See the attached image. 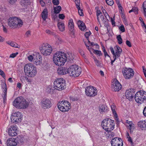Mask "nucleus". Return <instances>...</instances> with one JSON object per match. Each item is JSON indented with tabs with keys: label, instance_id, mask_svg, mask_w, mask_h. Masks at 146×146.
<instances>
[{
	"label": "nucleus",
	"instance_id": "nucleus-22",
	"mask_svg": "<svg viewBox=\"0 0 146 146\" xmlns=\"http://www.w3.org/2000/svg\"><path fill=\"white\" fill-rule=\"evenodd\" d=\"M6 144L7 146H16L17 145L15 139L11 138L7 140Z\"/></svg>",
	"mask_w": 146,
	"mask_h": 146
},
{
	"label": "nucleus",
	"instance_id": "nucleus-24",
	"mask_svg": "<svg viewBox=\"0 0 146 146\" xmlns=\"http://www.w3.org/2000/svg\"><path fill=\"white\" fill-rule=\"evenodd\" d=\"M97 19L100 25H101V23L106 24L107 21L106 19L104 18L102 15L97 16Z\"/></svg>",
	"mask_w": 146,
	"mask_h": 146
},
{
	"label": "nucleus",
	"instance_id": "nucleus-40",
	"mask_svg": "<svg viewBox=\"0 0 146 146\" xmlns=\"http://www.w3.org/2000/svg\"><path fill=\"white\" fill-rule=\"evenodd\" d=\"M1 87L3 89V92H7V88L5 83H2L1 84Z\"/></svg>",
	"mask_w": 146,
	"mask_h": 146
},
{
	"label": "nucleus",
	"instance_id": "nucleus-34",
	"mask_svg": "<svg viewBox=\"0 0 146 146\" xmlns=\"http://www.w3.org/2000/svg\"><path fill=\"white\" fill-rule=\"evenodd\" d=\"M141 8L143 9V12L144 14V16L146 17V1H145L143 3Z\"/></svg>",
	"mask_w": 146,
	"mask_h": 146
},
{
	"label": "nucleus",
	"instance_id": "nucleus-36",
	"mask_svg": "<svg viewBox=\"0 0 146 146\" xmlns=\"http://www.w3.org/2000/svg\"><path fill=\"white\" fill-rule=\"evenodd\" d=\"M111 107L113 114H115L116 115L117 113L115 111L116 108L115 105L114 104L111 105Z\"/></svg>",
	"mask_w": 146,
	"mask_h": 146
},
{
	"label": "nucleus",
	"instance_id": "nucleus-60",
	"mask_svg": "<svg viewBox=\"0 0 146 146\" xmlns=\"http://www.w3.org/2000/svg\"><path fill=\"white\" fill-rule=\"evenodd\" d=\"M59 17L60 19H63L65 18V16L63 14H59Z\"/></svg>",
	"mask_w": 146,
	"mask_h": 146
},
{
	"label": "nucleus",
	"instance_id": "nucleus-44",
	"mask_svg": "<svg viewBox=\"0 0 146 146\" xmlns=\"http://www.w3.org/2000/svg\"><path fill=\"white\" fill-rule=\"evenodd\" d=\"M106 1L108 5L110 6L114 4L113 0H106Z\"/></svg>",
	"mask_w": 146,
	"mask_h": 146
},
{
	"label": "nucleus",
	"instance_id": "nucleus-12",
	"mask_svg": "<svg viewBox=\"0 0 146 146\" xmlns=\"http://www.w3.org/2000/svg\"><path fill=\"white\" fill-rule=\"evenodd\" d=\"M22 117V115L21 113L18 111L12 114L11 119L14 123H16L21 121Z\"/></svg>",
	"mask_w": 146,
	"mask_h": 146
},
{
	"label": "nucleus",
	"instance_id": "nucleus-14",
	"mask_svg": "<svg viewBox=\"0 0 146 146\" xmlns=\"http://www.w3.org/2000/svg\"><path fill=\"white\" fill-rule=\"evenodd\" d=\"M111 146H123V141L121 138L115 137L112 139L111 141Z\"/></svg>",
	"mask_w": 146,
	"mask_h": 146
},
{
	"label": "nucleus",
	"instance_id": "nucleus-2",
	"mask_svg": "<svg viewBox=\"0 0 146 146\" xmlns=\"http://www.w3.org/2000/svg\"><path fill=\"white\" fill-rule=\"evenodd\" d=\"M24 71L26 75L29 77H34L37 73L36 67L32 64L30 63L25 65Z\"/></svg>",
	"mask_w": 146,
	"mask_h": 146
},
{
	"label": "nucleus",
	"instance_id": "nucleus-15",
	"mask_svg": "<svg viewBox=\"0 0 146 146\" xmlns=\"http://www.w3.org/2000/svg\"><path fill=\"white\" fill-rule=\"evenodd\" d=\"M17 127L16 125L11 126L8 129V134L10 136H16L17 135Z\"/></svg>",
	"mask_w": 146,
	"mask_h": 146
},
{
	"label": "nucleus",
	"instance_id": "nucleus-37",
	"mask_svg": "<svg viewBox=\"0 0 146 146\" xmlns=\"http://www.w3.org/2000/svg\"><path fill=\"white\" fill-rule=\"evenodd\" d=\"M80 5H78V6H76V7L78 9V12L79 15L81 16H83L84 15L83 11V10L80 9Z\"/></svg>",
	"mask_w": 146,
	"mask_h": 146
},
{
	"label": "nucleus",
	"instance_id": "nucleus-62",
	"mask_svg": "<svg viewBox=\"0 0 146 146\" xmlns=\"http://www.w3.org/2000/svg\"><path fill=\"white\" fill-rule=\"evenodd\" d=\"M126 44L129 47H131V42L128 40L126 41Z\"/></svg>",
	"mask_w": 146,
	"mask_h": 146
},
{
	"label": "nucleus",
	"instance_id": "nucleus-55",
	"mask_svg": "<svg viewBox=\"0 0 146 146\" xmlns=\"http://www.w3.org/2000/svg\"><path fill=\"white\" fill-rule=\"evenodd\" d=\"M119 10V12L120 13H123L122 7L121 4L117 5Z\"/></svg>",
	"mask_w": 146,
	"mask_h": 146
},
{
	"label": "nucleus",
	"instance_id": "nucleus-4",
	"mask_svg": "<svg viewBox=\"0 0 146 146\" xmlns=\"http://www.w3.org/2000/svg\"><path fill=\"white\" fill-rule=\"evenodd\" d=\"M8 25L12 28H20L23 25L22 21L16 17H11L8 20Z\"/></svg>",
	"mask_w": 146,
	"mask_h": 146
},
{
	"label": "nucleus",
	"instance_id": "nucleus-11",
	"mask_svg": "<svg viewBox=\"0 0 146 146\" xmlns=\"http://www.w3.org/2000/svg\"><path fill=\"white\" fill-rule=\"evenodd\" d=\"M85 92L86 95L90 97H94L97 93L96 89L91 86L87 87L85 89Z\"/></svg>",
	"mask_w": 146,
	"mask_h": 146
},
{
	"label": "nucleus",
	"instance_id": "nucleus-31",
	"mask_svg": "<svg viewBox=\"0 0 146 146\" xmlns=\"http://www.w3.org/2000/svg\"><path fill=\"white\" fill-rule=\"evenodd\" d=\"M107 107H105L104 105H102L100 107L99 111L101 113H103L107 111Z\"/></svg>",
	"mask_w": 146,
	"mask_h": 146
},
{
	"label": "nucleus",
	"instance_id": "nucleus-29",
	"mask_svg": "<svg viewBox=\"0 0 146 146\" xmlns=\"http://www.w3.org/2000/svg\"><path fill=\"white\" fill-rule=\"evenodd\" d=\"M48 12L46 9H45L42 13V17L44 21L48 17Z\"/></svg>",
	"mask_w": 146,
	"mask_h": 146
},
{
	"label": "nucleus",
	"instance_id": "nucleus-30",
	"mask_svg": "<svg viewBox=\"0 0 146 146\" xmlns=\"http://www.w3.org/2000/svg\"><path fill=\"white\" fill-rule=\"evenodd\" d=\"M57 25L60 31H63L64 30L65 26L64 23L59 22L58 23Z\"/></svg>",
	"mask_w": 146,
	"mask_h": 146
},
{
	"label": "nucleus",
	"instance_id": "nucleus-46",
	"mask_svg": "<svg viewBox=\"0 0 146 146\" xmlns=\"http://www.w3.org/2000/svg\"><path fill=\"white\" fill-rule=\"evenodd\" d=\"M10 46L13 47L17 48H19L20 46L19 45L14 42H12Z\"/></svg>",
	"mask_w": 146,
	"mask_h": 146
},
{
	"label": "nucleus",
	"instance_id": "nucleus-59",
	"mask_svg": "<svg viewBox=\"0 0 146 146\" xmlns=\"http://www.w3.org/2000/svg\"><path fill=\"white\" fill-rule=\"evenodd\" d=\"M96 14L97 17L102 15L100 10H97L96 12Z\"/></svg>",
	"mask_w": 146,
	"mask_h": 146
},
{
	"label": "nucleus",
	"instance_id": "nucleus-27",
	"mask_svg": "<svg viewBox=\"0 0 146 146\" xmlns=\"http://www.w3.org/2000/svg\"><path fill=\"white\" fill-rule=\"evenodd\" d=\"M54 87H53L51 85H49L47 87L46 89V92L48 93L52 94L54 92L55 90Z\"/></svg>",
	"mask_w": 146,
	"mask_h": 146
},
{
	"label": "nucleus",
	"instance_id": "nucleus-9",
	"mask_svg": "<svg viewBox=\"0 0 146 146\" xmlns=\"http://www.w3.org/2000/svg\"><path fill=\"white\" fill-rule=\"evenodd\" d=\"M70 103L66 100L59 102L58 104L59 109L62 112L68 111L70 108Z\"/></svg>",
	"mask_w": 146,
	"mask_h": 146
},
{
	"label": "nucleus",
	"instance_id": "nucleus-52",
	"mask_svg": "<svg viewBox=\"0 0 146 146\" xmlns=\"http://www.w3.org/2000/svg\"><path fill=\"white\" fill-rule=\"evenodd\" d=\"M4 93L2 95V97L3 100V101L4 102L6 100L7 96V92H3Z\"/></svg>",
	"mask_w": 146,
	"mask_h": 146
},
{
	"label": "nucleus",
	"instance_id": "nucleus-23",
	"mask_svg": "<svg viewBox=\"0 0 146 146\" xmlns=\"http://www.w3.org/2000/svg\"><path fill=\"white\" fill-rule=\"evenodd\" d=\"M36 55L37 56V57L35 58L33 62L34 64L36 65H38L40 64L41 63L42 59L41 56L38 53L36 52Z\"/></svg>",
	"mask_w": 146,
	"mask_h": 146
},
{
	"label": "nucleus",
	"instance_id": "nucleus-51",
	"mask_svg": "<svg viewBox=\"0 0 146 146\" xmlns=\"http://www.w3.org/2000/svg\"><path fill=\"white\" fill-rule=\"evenodd\" d=\"M38 1L42 7H44L45 6V3L43 0H38Z\"/></svg>",
	"mask_w": 146,
	"mask_h": 146
},
{
	"label": "nucleus",
	"instance_id": "nucleus-41",
	"mask_svg": "<svg viewBox=\"0 0 146 146\" xmlns=\"http://www.w3.org/2000/svg\"><path fill=\"white\" fill-rule=\"evenodd\" d=\"M88 42L89 43V44H90L91 46H92L93 47L94 46H96L95 48L98 49L99 48V46L98 45L97 43L94 44L93 42H91L89 40H88Z\"/></svg>",
	"mask_w": 146,
	"mask_h": 146
},
{
	"label": "nucleus",
	"instance_id": "nucleus-57",
	"mask_svg": "<svg viewBox=\"0 0 146 146\" xmlns=\"http://www.w3.org/2000/svg\"><path fill=\"white\" fill-rule=\"evenodd\" d=\"M91 34V33L90 31L89 32H86L85 34V36L86 38H88L89 36Z\"/></svg>",
	"mask_w": 146,
	"mask_h": 146
},
{
	"label": "nucleus",
	"instance_id": "nucleus-17",
	"mask_svg": "<svg viewBox=\"0 0 146 146\" xmlns=\"http://www.w3.org/2000/svg\"><path fill=\"white\" fill-rule=\"evenodd\" d=\"M68 26L70 35H74V24L72 19H70L69 20L68 24Z\"/></svg>",
	"mask_w": 146,
	"mask_h": 146
},
{
	"label": "nucleus",
	"instance_id": "nucleus-20",
	"mask_svg": "<svg viewBox=\"0 0 146 146\" xmlns=\"http://www.w3.org/2000/svg\"><path fill=\"white\" fill-rule=\"evenodd\" d=\"M57 72L59 75H64L68 74V68L65 67H61L58 68L57 69Z\"/></svg>",
	"mask_w": 146,
	"mask_h": 146
},
{
	"label": "nucleus",
	"instance_id": "nucleus-33",
	"mask_svg": "<svg viewBox=\"0 0 146 146\" xmlns=\"http://www.w3.org/2000/svg\"><path fill=\"white\" fill-rule=\"evenodd\" d=\"M111 131H107V133L106 134V136L108 138H111L114 137L115 135V133Z\"/></svg>",
	"mask_w": 146,
	"mask_h": 146
},
{
	"label": "nucleus",
	"instance_id": "nucleus-25",
	"mask_svg": "<svg viewBox=\"0 0 146 146\" xmlns=\"http://www.w3.org/2000/svg\"><path fill=\"white\" fill-rule=\"evenodd\" d=\"M29 105V103L25 99H24L18 109H25L27 108Z\"/></svg>",
	"mask_w": 146,
	"mask_h": 146
},
{
	"label": "nucleus",
	"instance_id": "nucleus-39",
	"mask_svg": "<svg viewBox=\"0 0 146 146\" xmlns=\"http://www.w3.org/2000/svg\"><path fill=\"white\" fill-rule=\"evenodd\" d=\"M94 59L96 65L98 67L101 66V63L96 58H94Z\"/></svg>",
	"mask_w": 146,
	"mask_h": 146
},
{
	"label": "nucleus",
	"instance_id": "nucleus-48",
	"mask_svg": "<svg viewBox=\"0 0 146 146\" xmlns=\"http://www.w3.org/2000/svg\"><path fill=\"white\" fill-rule=\"evenodd\" d=\"M45 31L46 33L48 35H54V33L53 32L49 29L46 30Z\"/></svg>",
	"mask_w": 146,
	"mask_h": 146
},
{
	"label": "nucleus",
	"instance_id": "nucleus-47",
	"mask_svg": "<svg viewBox=\"0 0 146 146\" xmlns=\"http://www.w3.org/2000/svg\"><path fill=\"white\" fill-rule=\"evenodd\" d=\"M93 52L95 54L98 55L99 56H100L102 55L101 52L100 51L93 50Z\"/></svg>",
	"mask_w": 146,
	"mask_h": 146
},
{
	"label": "nucleus",
	"instance_id": "nucleus-53",
	"mask_svg": "<svg viewBox=\"0 0 146 146\" xmlns=\"http://www.w3.org/2000/svg\"><path fill=\"white\" fill-rule=\"evenodd\" d=\"M31 35V32L30 31H27L25 35V36L26 37H28Z\"/></svg>",
	"mask_w": 146,
	"mask_h": 146
},
{
	"label": "nucleus",
	"instance_id": "nucleus-63",
	"mask_svg": "<svg viewBox=\"0 0 146 146\" xmlns=\"http://www.w3.org/2000/svg\"><path fill=\"white\" fill-rule=\"evenodd\" d=\"M75 3L76 4V6H78V5H79L80 4V0H75Z\"/></svg>",
	"mask_w": 146,
	"mask_h": 146
},
{
	"label": "nucleus",
	"instance_id": "nucleus-16",
	"mask_svg": "<svg viewBox=\"0 0 146 146\" xmlns=\"http://www.w3.org/2000/svg\"><path fill=\"white\" fill-rule=\"evenodd\" d=\"M134 92L133 89H130L126 90L125 96L126 98L129 100H132L134 98Z\"/></svg>",
	"mask_w": 146,
	"mask_h": 146
},
{
	"label": "nucleus",
	"instance_id": "nucleus-28",
	"mask_svg": "<svg viewBox=\"0 0 146 146\" xmlns=\"http://www.w3.org/2000/svg\"><path fill=\"white\" fill-rule=\"evenodd\" d=\"M78 27L81 31H83L86 28V25L83 21L80 20L79 21H78Z\"/></svg>",
	"mask_w": 146,
	"mask_h": 146
},
{
	"label": "nucleus",
	"instance_id": "nucleus-26",
	"mask_svg": "<svg viewBox=\"0 0 146 146\" xmlns=\"http://www.w3.org/2000/svg\"><path fill=\"white\" fill-rule=\"evenodd\" d=\"M137 124L142 129H146V122L145 121H140Z\"/></svg>",
	"mask_w": 146,
	"mask_h": 146
},
{
	"label": "nucleus",
	"instance_id": "nucleus-3",
	"mask_svg": "<svg viewBox=\"0 0 146 146\" xmlns=\"http://www.w3.org/2000/svg\"><path fill=\"white\" fill-rule=\"evenodd\" d=\"M102 125L103 129L106 131H112L114 129V121L110 118H106L103 120Z\"/></svg>",
	"mask_w": 146,
	"mask_h": 146
},
{
	"label": "nucleus",
	"instance_id": "nucleus-38",
	"mask_svg": "<svg viewBox=\"0 0 146 146\" xmlns=\"http://www.w3.org/2000/svg\"><path fill=\"white\" fill-rule=\"evenodd\" d=\"M138 9L136 7H134L132 8V9L129 11V13H130L131 12H133L135 13V14H137L138 13Z\"/></svg>",
	"mask_w": 146,
	"mask_h": 146
},
{
	"label": "nucleus",
	"instance_id": "nucleus-7",
	"mask_svg": "<svg viewBox=\"0 0 146 146\" xmlns=\"http://www.w3.org/2000/svg\"><path fill=\"white\" fill-rule=\"evenodd\" d=\"M135 99L138 103L142 104L146 102V92L143 91L137 92L135 95Z\"/></svg>",
	"mask_w": 146,
	"mask_h": 146
},
{
	"label": "nucleus",
	"instance_id": "nucleus-58",
	"mask_svg": "<svg viewBox=\"0 0 146 146\" xmlns=\"http://www.w3.org/2000/svg\"><path fill=\"white\" fill-rule=\"evenodd\" d=\"M116 49L115 50L116 51H117L120 52L121 53L122 50L120 47H119L118 46H116Z\"/></svg>",
	"mask_w": 146,
	"mask_h": 146
},
{
	"label": "nucleus",
	"instance_id": "nucleus-10",
	"mask_svg": "<svg viewBox=\"0 0 146 146\" xmlns=\"http://www.w3.org/2000/svg\"><path fill=\"white\" fill-rule=\"evenodd\" d=\"M122 72L124 77L126 79L132 78L134 75L133 69L130 68H123L122 70Z\"/></svg>",
	"mask_w": 146,
	"mask_h": 146
},
{
	"label": "nucleus",
	"instance_id": "nucleus-56",
	"mask_svg": "<svg viewBox=\"0 0 146 146\" xmlns=\"http://www.w3.org/2000/svg\"><path fill=\"white\" fill-rule=\"evenodd\" d=\"M9 3L13 5L17 1V0H7Z\"/></svg>",
	"mask_w": 146,
	"mask_h": 146
},
{
	"label": "nucleus",
	"instance_id": "nucleus-50",
	"mask_svg": "<svg viewBox=\"0 0 146 146\" xmlns=\"http://www.w3.org/2000/svg\"><path fill=\"white\" fill-rule=\"evenodd\" d=\"M52 3L56 5H58L59 3V1L58 0H52Z\"/></svg>",
	"mask_w": 146,
	"mask_h": 146
},
{
	"label": "nucleus",
	"instance_id": "nucleus-45",
	"mask_svg": "<svg viewBox=\"0 0 146 146\" xmlns=\"http://www.w3.org/2000/svg\"><path fill=\"white\" fill-rule=\"evenodd\" d=\"M127 126L131 130V129H134L135 128V125L132 123V124H130L129 125H127Z\"/></svg>",
	"mask_w": 146,
	"mask_h": 146
},
{
	"label": "nucleus",
	"instance_id": "nucleus-13",
	"mask_svg": "<svg viewBox=\"0 0 146 146\" xmlns=\"http://www.w3.org/2000/svg\"><path fill=\"white\" fill-rule=\"evenodd\" d=\"M40 103L42 107L45 109L50 108L52 106L50 100L48 98L42 99Z\"/></svg>",
	"mask_w": 146,
	"mask_h": 146
},
{
	"label": "nucleus",
	"instance_id": "nucleus-8",
	"mask_svg": "<svg viewBox=\"0 0 146 146\" xmlns=\"http://www.w3.org/2000/svg\"><path fill=\"white\" fill-rule=\"evenodd\" d=\"M41 53L45 56L50 55L52 51V48L51 46L46 43L43 44L40 48Z\"/></svg>",
	"mask_w": 146,
	"mask_h": 146
},
{
	"label": "nucleus",
	"instance_id": "nucleus-18",
	"mask_svg": "<svg viewBox=\"0 0 146 146\" xmlns=\"http://www.w3.org/2000/svg\"><path fill=\"white\" fill-rule=\"evenodd\" d=\"M24 99L21 96L17 98L13 102V105L15 108H18Z\"/></svg>",
	"mask_w": 146,
	"mask_h": 146
},
{
	"label": "nucleus",
	"instance_id": "nucleus-43",
	"mask_svg": "<svg viewBox=\"0 0 146 146\" xmlns=\"http://www.w3.org/2000/svg\"><path fill=\"white\" fill-rule=\"evenodd\" d=\"M121 53V52L116 51L115 53V54L113 55V58H119L120 57Z\"/></svg>",
	"mask_w": 146,
	"mask_h": 146
},
{
	"label": "nucleus",
	"instance_id": "nucleus-1",
	"mask_svg": "<svg viewBox=\"0 0 146 146\" xmlns=\"http://www.w3.org/2000/svg\"><path fill=\"white\" fill-rule=\"evenodd\" d=\"M65 53L63 52H57L55 53L53 57V61L56 65L61 66L64 65L67 57Z\"/></svg>",
	"mask_w": 146,
	"mask_h": 146
},
{
	"label": "nucleus",
	"instance_id": "nucleus-49",
	"mask_svg": "<svg viewBox=\"0 0 146 146\" xmlns=\"http://www.w3.org/2000/svg\"><path fill=\"white\" fill-rule=\"evenodd\" d=\"M119 29L122 32H124L125 31V28L123 25H121L119 27Z\"/></svg>",
	"mask_w": 146,
	"mask_h": 146
},
{
	"label": "nucleus",
	"instance_id": "nucleus-61",
	"mask_svg": "<svg viewBox=\"0 0 146 146\" xmlns=\"http://www.w3.org/2000/svg\"><path fill=\"white\" fill-rule=\"evenodd\" d=\"M0 75H1L3 77H5V76L4 72L3 71L0 69Z\"/></svg>",
	"mask_w": 146,
	"mask_h": 146
},
{
	"label": "nucleus",
	"instance_id": "nucleus-21",
	"mask_svg": "<svg viewBox=\"0 0 146 146\" xmlns=\"http://www.w3.org/2000/svg\"><path fill=\"white\" fill-rule=\"evenodd\" d=\"M15 139L17 145H23L26 141V139L23 135L18 136Z\"/></svg>",
	"mask_w": 146,
	"mask_h": 146
},
{
	"label": "nucleus",
	"instance_id": "nucleus-42",
	"mask_svg": "<svg viewBox=\"0 0 146 146\" xmlns=\"http://www.w3.org/2000/svg\"><path fill=\"white\" fill-rule=\"evenodd\" d=\"M117 42L119 44H121L122 43V40L120 35H119L117 36Z\"/></svg>",
	"mask_w": 146,
	"mask_h": 146
},
{
	"label": "nucleus",
	"instance_id": "nucleus-32",
	"mask_svg": "<svg viewBox=\"0 0 146 146\" xmlns=\"http://www.w3.org/2000/svg\"><path fill=\"white\" fill-rule=\"evenodd\" d=\"M36 52H34L32 55H30L28 56V60L31 62H33L34 59L35 57H37V55L36 56Z\"/></svg>",
	"mask_w": 146,
	"mask_h": 146
},
{
	"label": "nucleus",
	"instance_id": "nucleus-19",
	"mask_svg": "<svg viewBox=\"0 0 146 146\" xmlns=\"http://www.w3.org/2000/svg\"><path fill=\"white\" fill-rule=\"evenodd\" d=\"M122 86L121 84L117 80L113 82L112 86V90L115 92L118 91L121 88Z\"/></svg>",
	"mask_w": 146,
	"mask_h": 146
},
{
	"label": "nucleus",
	"instance_id": "nucleus-64",
	"mask_svg": "<svg viewBox=\"0 0 146 146\" xmlns=\"http://www.w3.org/2000/svg\"><path fill=\"white\" fill-rule=\"evenodd\" d=\"M143 113L144 115L146 117V106L144 109Z\"/></svg>",
	"mask_w": 146,
	"mask_h": 146
},
{
	"label": "nucleus",
	"instance_id": "nucleus-54",
	"mask_svg": "<svg viewBox=\"0 0 146 146\" xmlns=\"http://www.w3.org/2000/svg\"><path fill=\"white\" fill-rule=\"evenodd\" d=\"M18 54V53L17 52L12 54L10 55V57L11 58H14Z\"/></svg>",
	"mask_w": 146,
	"mask_h": 146
},
{
	"label": "nucleus",
	"instance_id": "nucleus-35",
	"mask_svg": "<svg viewBox=\"0 0 146 146\" xmlns=\"http://www.w3.org/2000/svg\"><path fill=\"white\" fill-rule=\"evenodd\" d=\"M54 8V12L56 13H59L61 9V7L60 6H56Z\"/></svg>",
	"mask_w": 146,
	"mask_h": 146
},
{
	"label": "nucleus",
	"instance_id": "nucleus-6",
	"mask_svg": "<svg viewBox=\"0 0 146 146\" xmlns=\"http://www.w3.org/2000/svg\"><path fill=\"white\" fill-rule=\"evenodd\" d=\"M81 70V68L77 65H73L68 68V74L70 76L76 77L80 74Z\"/></svg>",
	"mask_w": 146,
	"mask_h": 146
},
{
	"label": "nucleus",
	"instance_id": "nucleus-5",
	"mask_svg": "<svg viewBox=\"0 0 146 146\" xmlns=\"http://www.w3.org/2000/svg\"><path fill=\"white\" fill-rule=\"evenodd\" d=\"M54 84L55 89L58 90H64L66 87V81L62 78L56 79L54 81Z\"/></svg>",
	"mask_w": 146,
	"mask_h": 146
}]
</instances>
